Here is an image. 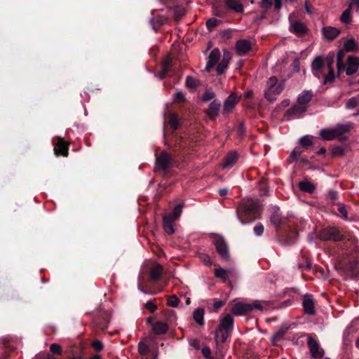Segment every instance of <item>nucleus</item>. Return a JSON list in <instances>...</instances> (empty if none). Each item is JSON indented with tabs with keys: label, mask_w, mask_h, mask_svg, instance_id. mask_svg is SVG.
I'll return each instance as SVG.
<instances>
[{
	"label": "nucleus",
	"mask_w": 359,
	"mask_h": 359,
	"mask_svg": "<svg viewBox=\"0 0 359 359\" xmlns=\"http://www.w3.org/2000/svg\"><path fill=\"white\" fill-rule=\"evenodd\" d=\"M262 207L259 202L252 199H242L236 208L238 219L243 224L255 222L261 217Z\"/></svg>",
	"instance_id": "nucleus-1"
},
{
	"label": "nucleus",
	"mask_w": 359,
	"mask_h": 359,
	"mask_svg": "<svg viewBox=\"0 0 359 359\" xmlns=\"http://www.w3.org/2000/svg\"><path fill=\"white\" fill-rule=\"evenodd\" d=\"M178 161L171 154L163 150L159 155L156 154L154 171L163 175H167L172 167L179 168Z\"/></svg>",
	"instance_id": "nucleus-2"
},
{
	"label": "nucleus",
	"mask_w": 359,
	"mask_h": 359,
	"mask_svg": "<svg viewBox=\"0 0 359 359\" xmlns=\"http://www.w3.org/2000/svg\"><path fill=\"white\" fill-rule=\"evenodd\" d=\"M347 243H349L353 248L351 250L348 257V261L345 263L344 269L350 272L353 276H356L359 273V246L357 245L358 238L352 235H348Z\"/></svg>",
	"instance_id": "nucleus-3"
},
{
	"label": "nucleus",
	"mask_w": 359,
	"mask_h": 359,
	"mask_svg": "<svg viewBox=\"0 0 359 359\" xmlns=\"http://www.w3.org/2000/svg\"><path fill=\"white\" fill-rule=\"evenodd\" d=\"M350 130V126L348 125H341L333 129H323L320 135L324 140H332L336 137L341 136L343 134Z\"/></svg>",
	"instance_id": "nucleus-4"
},
{
	"label": "nucleus",
	"mask_w": 359,
	"mask_h": 359,
	"mask_svg": "<svg viewBox=\"0 0 359 359\" xmlns=\"http://www.w3.org/2000/svg\"><path fill=\"white\" fill-rule=\"evenodd\" d=\"M299 233L295 228L291 226L283 228L278 233L280 242L285 245H292L297 240Z\"/></svg>",
	"instance_id": "nucleus-5"
},
{
	"label": "nucleus",
	"mask_w": 359,
	"mask_h": 359,
	"mask_svg": "<svg viewBox=\"0 0 359 359\" xmlns=\"http://www.w3.org/2000/svg\"><path fill=\"white\" fill-rule=\"evenodd\" d=\"M319 238L322 241H334L335 242L346 240V236L341 234L339 230L334 227L323 229L319 233Z\"/></svg>",
	"instance_id": "nucleus-6"
},
{
	"label": "nucleus",
	"mask_w": 359,
	"mask_h": 359,
	"mask_svg": "<svg viewBox=\"0 0 359 359\" xmlns=\"http://www.w3.org/2000/svg\"><path fill=\"white\" fill-rule=\"evenodd\" d=\"M216 251L219 254L221 259L227 262L230 259V253L228 245L222 236H218L214 241Z\"/></svg>",
	"instance_id": "nucleus-7"
},
{
	"label": "nucleus",
	"mask_w": 359,
	"mask_h": 359,
	"mask_svg": "<svg viewBox=\"0 0 359 359\" xmlns=\"http://www.w3.org/2000/svg\"><path fill=\"white\" fill-rule=\"evenodd\" d=\"M326 67L325 60L323 55L316 56L311 65L313 76L319 79L323 77Z\"/></svg>",
	"instance_id": "nucleus-8"
},
{
	"label": "nucleus",
	"mask_w": 359,
	"mask_h": 359,
	"mask_svg": "<svg viewBox=\"0 0 359 359\" xmlns=\"http://www.w3.org/2000/svg\"><path fill=\"white\" fill-rule=\"evenodd\" d=\"M233 318L230 314H227L221 320L219 327L215 334V341L216 344L219 342V332H231L233 327Z\"/></svg>",
	"instance_id": "nucleus-9"
},
{
	"label": "nucleus",
	"mask_w": 359,
	"mask_h": 359,
	"mask_svg": "<svg viewBox=\"0 0 359 359\" xmlns=\"http://www.w3.org/2000/svg\"><path fill=\"white\" fill-rule=\"evenodd\" d=\"M308 346L313 358H320L324 355V351L320 348L318 342L312 337H309Z\"/></svg>",
	"instance_id": "nucleus-10"
},
{
	"label": "nucleus",
	"mask_w": 359,
	"mask_h": 359,
	"mask_svg": "<svg viewBox=\"0 0 359 359\" xmlns=\"http://www.w3.org/2000/svg\"><path fill=\"white\" fill-rule=\"evenodd\" d=\"M241 97H238L236 93H231L228 97L225 100L223 105V114L224 116L229 115L233 109L235 108L236 105L240 100Z\"/></svg>",
	"instance_id": "nucleus-11"
},
{
	"label": "nucleus",
	"mask_w": 359,
	"mask_h": 359,
	"mask_svg": "<svg viewBox=\"0 0 359 359\" xmlns=\"http://www.w3.org/2000/svg\"><path fill=\"white\" fill-rule=\"evenodd\" d=\"M235 48L237 54L243 56L252 50V43L248 39H239L236 41Z\"/></svg>",
	"instance_id": "nucleus-12"
},
{
	"label": "nucleus",
	"mask_w": 359,
	"mask_h": 359,
	"mask_svg": "<svg viewBox=\"0 0 359 359\" xmlns=\"http://www.w3.org/2000/svg\"><path fill=\"white\" fill-rule=\"evenodd\" d=\"M220 108L221 102L217 99H215L205 110V114L211 121H215L219 115Z\"/></svg>",
	"instance_id": "nucleus-13"
},
{
	"label": "nucleus",
	"mask_w": 359,
	"mask_h": 359,
	"mask_svg": "<svg viewBox=\"0 0 359 359\" xmlns=\"http://www.w3.org/2000/svg\"><path fill=\"white\" fill-rule=\"evenodd\" d=\"M231 313L235 316H245L252 311L250 304L238 302L231 308Z\"/></svg>",
	"instance_id": "nucleus-14"
},
{
	"label": "nucleus",
	"mask_w": 359,
	"mask_h": 359,
	"mask_svg": "<svg viewBox=\"0 0 359 359\" xmlns=\"http://www.w3.org/2000/svg\"><path fill=\"white\" fill-rule=\"evenodd\" d=\"M54 151L57 156L67 157L69 154V144L62 137H57V142L55 143Z\"/></svg>",
	"instance_id": "nucleus-15"
},
{
	"label": "nucleus",
	"mask_w": 359,
	"mask_h": 359,
	"mask_svg": "<svg viewBox=\"0 0 359 359\" xmlns=\"http://www.w3.org/2000/svg\"><path fill=\"white\" fill-rule=\"evenodd\" d=\"M307 107L301 106L299 104H294L290 109H288L283 115V119L285 121H290L293 117L298 114H303L306 111Z\"/></svg>",
	"instance_id": "nucleus-16"
},
{
	"label": "nucleus",
	"mask_w": 359,
	"mask_h": 359,
	"mask_svg": "<svg viewBox=\"0 0 359 359\" xmlns=\"http://www.w3.org/2000/svg\"><path fill=\"white\" fill-rule=\"evenodd\" d=\"M311 294H306L302 302V306L306 314L313 316L316 314L314 300Z\"/></svg>",
	"instance_id": "nucleus-17"
},
{
	"label": "nucleus",
	"mask_w": 359,
	"mask_h": 359,
	"mask_svg": "<svg viewBox=\"0 0 359 359\" xmlns=\"http://www.w3.org/2000/svg\"><path fill=\"white\" fill-rule=\"evenodd\" d=\"M221 57L220 50L219 48H214L210 53L208 57V62L205 66V71L210 72L218 62Z\"/></svg>",
	"instance_id": "nucleus-18"
},
{
	"label": "nucleus",
	"mask_w": 359,
	"mask_h": 359,
	"mask_svg": "<svg viewBox=\"0 0 359 359\" xmlns=\"http://www.w3.org/2000/svg\"><path fill=\"white\" fill-rule=\"evenodd\" d=\"M231 60V54L226 49L224 50L223 57L222 61L217 65L216 70L218 74L224 73L228 67L229 63Z\"/></svg>",
	"instance_id": "nucleus-19"
},
{
	"label": "nucleus",
	"mask_w": 359,
	"mask_h": 359,
	"mask_svg": "<svg viewBox=\"0 0 359 359\" xmlns=\"http://www.w3.org/2000/svg\"><path fill=\"white\" fill-rule=\"evenodd\" d=\"M138 352L142 356V359H156V355L151 352V349L148 346L147 344H146L143 341H140L138 343Z\"/></svg>",
	"instance_id": "nucleus-20"
},
{
	"label": "nucleus",
	"mask_w": 359,
	"mask_h": 359,
	"mask_svg": "<svg viewBox=\"0 0 359 359\" xmlns=\"http://www.w3.org/2000/svg\"><path fill=\"white\" fill-rule=\"evenodd\" d=\"M161 71L158 73L160 79H165L169 73L172 72V60L169 56H166L161 63Z\"/></svg>",
	"instance_id": "nucleus-21"
},
{
	"label": "nucleus",
	"mask_w": 359,
	"mask_h": 359,
	"mask_svg": "<svg viewBox=\"0 0 359 359\" xmlns=\"http://www.w3.org/2000/svg\"><path fill=\"white\" fill-rule=\"evenodd\" d=\"M359 67V57L348 56L347 59V67L345 68L346 73L348 76L354 74Z\"/></svg>",
	"instance_id": "nucleus-22"
},
{
	"label": "nucleus",
	"mask_w": 359,
	"mask_h": 359,
	"mask_svg": "<svg viewBox=\"0 0 359 359\" xmlns=\"http://www.w3.org/2000/svg\"><path fill=\"white\" fill-rule=\"evenodd\" d=\"M341 33V30L334 27L327 26L322 29L323 36L328 41L336 39Z\"/></svg>",
	"instance_id": "nucleus-23"
},
{
	"label": "nucleus",
	"mask_w": 359,
	"mask_h": 359,
	"mask_svg": "<svg viewBox=\"0 0 359 359\" xmlns=\"http://www.w3.org/2000/svg\"><path fill=\"white\" fill-rule=\"evenodd\" d=\"M223 1L226 8L237 13L244 12V6L238 0H223Z\"/></svg>",
	"instance_id": "nucleus-24"
},
{
	"label": "nucleus",
	"mask_w": 359,
	"mask_h": 359,
	"mask_svg": "<svg viewBox=\"0 0 359 359\" xmlns=\"http://www.w3.org/2000/svg\"><path fill=\"white\" fill-rule=\"evenodd\" d=\"M277 83L278 79L275 76L270 77L267 82V89L264 91V97L270 102H274V98L271 97L270 93L278 85Z\"/></svg>",
	"instance_id": "nucleus-25"
},
{
	"label": "nucleus",
	"mask_w": 359,
	"mask_h": 359,
	"mask_svg": "<svg viewBox=\"0 0 359 359\" xmlns=\"http://www.w3.org/2000/svg\"><path fill=\"white\" fill-rule=\"evenodd\" d=\"M238 155L235 151L229 152L224 159L223 168H232L238 161Z\"/></svg>",
	"instance_id": "nucleus-26"
},
{
	"label": "nucleus",
	"mask_w": 359,
	"mask_h": 359,
	"mask_svg": "<svg viewBox=\"0 0 359 359\" xmlns=\"http://www.w3.org/2000/svg\"><path fill=\"white\" fill-rule=\"evenodd\" d=\"M290 31L297 35L302 36L307 32L308 29L301 21H295L291 25Z\"/></svg>",
	"instance_id": "nucleus-27"
},
{
	"label": "nucleus",
	"mask_w": 359,
	"mask_h": 359,
	"mask_svg": "<svg viewBox=\"0 0 359 359\" xmlns=\"http://www.w3.org/2000/svg\"><path fill=\"white\" fill-rule=\"evenodd\" d=\"M167 22V18L161 15H156V16H154L150 20V23L151 25L152 29L156 32L159 28L164 25Z\"/></svg>",
	"instance_id": "nucleus-28"
},
{
	"label": "nucleus",
	"mask_w": 359,
	"mask_h": 359,
	"mask_svg": "<svg viewBox=\"0 0 359 359\" xmlns=\"http://www.w3.org/2000/svg\"><path fill=\"white\" fill-rule=\"evenodd\" d=\"M343 48L347 53H356L359 50V45L355 39L352 37L344 42Z\"/></svg>",
	"instance_id": "nucleus-29"
},
{
	"label": "nucleus",
	"mask_w": 359,
	"mask_h": 359,
	"mask_svg": "<svg viewBox=\"0 0 359 359\" xmlns=\"http://www.w3.org/2000/svg\"><path fill=\"white\" fill-rule=\"evenodd\" d=\"M108 317L107 314H102L97 316L94 318V323L97 328L104 330L108 327Z\"/></svg>",
	"instance_id": "nucleus-30"
},
{
	"label": "nucleus",
	"mask_w": 359,
	"mask_h": 359,
	"mask_svg": "<svg viewBox=\"0 0 359 359\" xmlns=\"http://www.w3.org/2000/svg\"><path fill=\"white\" fill-rule=\"evenodd\" d=\"M231 270L224 269L222 267L219 266L214 270V275L216 278H220L222 280L224 283H226L229 276L231 274Z\"/></svg>",
	"instance_id": "nucleus-31"
},
{
	"label": "nucleus",
	"mask_w": 359,
	"mask_h": 359,
	"mask_svg": "<svg viewBox=\"0 0 359 359\" xmlns=\"http://www.w3.org/2000/svg\"><path fill=\"white\" fill-rule=\"evenodd\" d=\"M163 267L160 264L153 266L149 272L150 278L153 281H158L160 280L163 273Z\"/></svg>",
	"instance_id": "nucleus-32"
},
{
	"label": "nucleus",
	"mask_w": 359,
	"mask_h": 359,
	"mask_svg": "<svg viewBox=\"0 0 359 359\" xmlns=\"http://www.w3.org/2000/svg\"><path fill=\"white\" fill-rule=\"evenodd\" d=\"M174 221H175V219H172L166 215L163 217V225L164 231L169 235H172L175 232V229L173 226Z\"/></svg>",
	"instance_id": "nucleus-33"
},
{
	"label": "nucleus",
	"mask_w": 359,
	"mask_h": 359,
	"mask_svg": "<svg viewBox=\"0 0 359 359\" xmlns=\"http://www.w3.org/2000/svg\"><path fill=\"white\" fill-rule=\"evenodd\" d=\"M346 51L341 48L340 49L337 55V67L339 73H341L345 71V64L344 62V59L345 57V53Z\"/></svg>",
	"instance_id": "nucleus-34"
},
{
	"label": "nucleus",
	"mask_w": 359,
	"mask_h": 359,
	"mask_svg": "<svg viewBox=\"0 0 359 359\" xmlns=\"http://www.w3.org/2000/svg\"><path fill=\"white\" fill-rule=\"evenodd\" d=\"M152 329L156 334H164L168 330V326L166 323L157 321L152 325Z\"/></svg>",
	"instance_id": "nucleus-35"
},
{
	"label": "nucleus",
	"mask_w": 359,
	"mask_h": 359,
	"mask_svg": "<svg viewBox=\"0 0 359 359\" xmlns=\"http://www.w3.org/2000/svg\"><path fill=\"white\" fill-rule=\"evenodd\" d=\"M271 222L277 228L278 233L280 230H282L283 227V219L282 217L278 212H273L270 217Z\"/></svg>",
	"instance_id": "nucleus-36"
},
{
	"label": "nucleus",
	"mask_w": 359,
	"mask_h": 359,
	"mask_svg": "<svg viewBox=\"0 0 359 359\" xmlns=\"http://www.w3.org/2000/svg\"><path fill=\"white\" fill-rule=\"evenodd\" d=\"M313 94L311 91H304L299 95L297 102L301 106H306L311 101Z\"/></svg>",
	"instance_id": "nucleus-37"
},
{
	"label": "nucleus",
	"mask_w": 359,
	"mask_h": 359,
	"mask_svg": "<svg viewBox=\"0 0 359 359\" xmlns=\"http://www.w3.org/2000/svg\"><path fill=\"white\" fill-rule=\"evenodd\" d=\"M204 309L201 307L196 309L193 312L194 320L200 325H204Z\"/></svg>",
	"instance_id": "nucleus-38"
},
{
	"label": "nucleus",
	"mask_w": 359,
	"mask_h": 359,
	"mask_svg": "<svg viewBox=\"0 0 359 359\" xmlns=\"http://www.w3.org/2000/svg\"><path fill=\"white\" fill-rule=\"evenodd\" d=\"M299 188L301 191L309 194L313 193L316 189L315 185L308 180H303L300 182L299 183Z\"/></svg>",
	"instance_id": "nucleus-39"
},
{
	"label": "nucleus",
	"mask_w": 359,
	"mask_h": 359,
	"mask_svg": "<svg viewBox=\"0 0 359 359\" xmlns=\"http://www.w3.org/2000/svg\"><path fill=\"white\" fill-rule=\"evenodd\" d=\"M184 206V203L183 201H181L174 207L172 212L167 216L177 220L180 217Z\"/></svg>",
	"instance_id": "nucleus-40"
},
{
	"label": "nucleus",
	"mask_w": 359,
	"mask_h": 359,
	"mask_svg": "<svg viewBox=\"0 0 359 359\" xmlns=\"http://www.w3.org/2000/svg\"><path fill=\"white\" fill-rule=\"evenodd\" d=\"M352 2L349 5L348 8H346L341 15L340 20L342 23L348 25L350 24L352 22V17H351V6Z\"/></svg>",
	"instance_id": "nucleus-41"
},
{
	"label": "nucleus",
	"mask_w": 359,
	"mask_h": 359,
	"mask_svg": "<svg viewBox=\"0 0 359 359\" xmlns=\"http://www.w3.org/2000/svg\"><path fill=\"white\" fill-rule=\"evenodd\" d=\"M299 142L303 148L307 149L313 144V137L311 135H304L299 139Z\"/></svg>",
	"instance_id": "nucleus-42"
},
{
	"label": "nucleus",
	"mask_w": 359,
	"mask_h": 359,
	"mask_svg": "<svg viewBox=\"0 0 359 359\" xmlns=\"http://www.w3.org/2000/svg\"><path fill=\"white\" fill-rule=\"evenodd\" d=\"M338 206L337 208V215L340 217L344 220L348 221V212L346 210V206L342 203H336Z\"/></svg>",
	"instance_id": "nucleus-43"
},
{
	"label": "nucleus",
	"mask_w": 359,
	"mask_h": 359,
	"mask_svg": "<svg viewBox=\"0 0 359 359\" xmlns=\"http://www.w3.org/2000/svg\"><path fill=\"white\" fill-rule=\"evenodd\" d=\"M328 73L326 74L324 72V76L322 79H323V84H327L329 83H332L334 81L335 75H334V68L327 69Z\"/></svg>",
	"instance_id": "nucleus-44"
},
{
	"label": "nucleus",
	"mask_w": 359,
	"mask_h": 359,
	"mask_svg": "<svg viewBox=\"0 0 359 359\" xmlns=\"http://www.w3.org/2000/svg\"><path fill=\"white\" fill-rule=\"evenodd\" d=\"M169 124L170 127L174 130H177L179 127L178 116L177 114L172 113L169 116Z\"/></svg>",
	"instance_id": "nucleus-45"
},
{
	"label": "nucleus",
	"mask_w": 359,
	"mask_h": 359,
	"mask_svg": "<svg viewBox=\"0 0 359 359\" xmlns=\"http://www.w3.org/2000/svg\"><path fill=\"white\" fill-rule=\"evenodd\" d=\"M220 23H222V21L220 20H218L215 18H212L208 19L206 21V27L207 29L211 32L215 27L218 26Z\"/></svg>",
	"instance_id": "nucleus-46"
},
{
	"label": "nucleus",
	"mask_w": 359,
	"mask_h": 359,
	"mask_svg": "<svg viewBox=\"0 0 359 359\" xmlns=\"http://www.w3.org/2000/svg\"><path fill=\"white\" fill-rule=\"evenodd\" d=\"M325 60V65L327 69L334 68L333 65L334 62L335 53L333 51L330 52L326 57H324Z\"/></svg>",
	"instance_id": "nucleus-47"
},
{
	"label": "nucleus",
	"mask_w": 359,
	"mask_h": 359,
	"mask_svg": "<svg viewBox=\"0 0 359 359\" xmlns=\"http://www.w3.org/2000/svg\"><path fill=\"white\" fill-rule=\"evenodd\" d=\"M302 152H303V151L302 150L301 148H299V147L294 148L293 149V151L291 152V154L288 158V161L290 163L297 161L298 157L300 156V155L302 154Z\"/></svg>",
	"instance_id": "nucleus-48"
},
{
	"label": "nucleus",
	"mask_w": 359,
	"mask_h": 359,
	"mask_svg": "<svg viewBox=\"0 0 359 359\" xmlns=\"http://www.w3.org/2000/svg\"><path fill=\"white\" fill-rule=\"evenodd\" d=\"M359 104V94L348 100L346 104L347 109H354Z\"/></svg>",
	"instance_id": "nucleus-49"
},
{
	"label": "nucleus",
	"mask_w": 359,
	"mask_h": 359,
	"mask_svg": "<svg viewBox=\"0 0 359 359\" xmlns=\"http://www.w3.org/2000/svg\"><path fill=\"white\" fill-rule=\"evenodd\" d=\"M339 198V194L337 191L330 190L327 194V199L331 204H335Z\"/></svg>",
	"instance_id": "nucleus-50"
},
{
	"label": "nucleus",
	"mask_w": 359,
	"mask_h": 359,
	"mask_svg": "<svg viewBox=\"0 0 359 359\" xmlns=\"http://www.w3.org/2000/svg\"><path fill=\"white\" fill-rule=\"evenodd\" d=\"M215 97V93L212 90L207 89L203 94L201 100L203 102H208L214 99Z\"/></svg>",
	"instance_id": "nucleus-51"
},
{
	"label": "nucleus",
	"mask_w": 359,
	"mask_h": 359,
	"mask_svg": "<svg viewBox=\"0 0 359 359\" xmlns=\"http://www.w3.org/2000/svg\"><path fill=\"white\" fill-rule=\"evenodd\" d=\"M180 299L176 295H171L168 299V305L171 307H177Z\"/></svg>",
	"instance_id": "nucleus-52"
},
{
	"label": "nucleus",
	"mask_w": 359,
	"mask_h": 359,
	"mask_svg": "<svg viewBox=\"0 0 359 359\" xmlns=\"http://www.w3.org/2000/svg\"><path fill=\"white\" fill-rule=\"evenodd\" d=\"M50 351L55 355H60L62 353V349L58 344H52L50 346Z\"/></svg>",
	"instance_id": "nucleus-53"
},
{
	"label": "nucleus",
	"mask_w": 359,
	"mask_h": 359,
	"mask_svg": "<svg viewBox=\"0 0 359 359\" xmlns=\"http://www.w3.org/2000/svg\"><path fill=\"white\" fill-rule=\"evenodd\" d=\"M344 154V149L340 146H334L332 149V156L336 157L342 156Z\"/></svg>",
	"instance_id": "nucleus-54"
},
{
	"label": "nucleus",
	"mask_w": 359,
	"mask_h": 359,
	"mask_svg": "<svg viewBox=\"0 0 359 359\" xmlns=\"http://www.w3.org/2000/svg\"><path fill=\"white\" fill-rule=\"evenodd\" d=\"M285 331L284 330H280L277 332L275 333L272 338V342L275 344L278 341H279L285 335Z\"/></svg>",
	"instance_id": "nucleus-55"
},
{
	"label": "nucleus",
	"mask_w": 359,
	"mask_h": 359,
	"mask_svg": "<svg viewBox=\"0 0 359 359\" xmlns=\"http://www.w3.org/2000/svg\"><path fill=\"white\" fill-rule=\"evenodd\" d=\"M245 131H246V128L245 126L244 122L243 121L240 122L237 127V130H236L237 135L239 137H243L245 134Z\"/></svg>",
	"instance_id": "nucleus-56"
},
{
	"label": "nucleus",
	"mask_w": 359,
	"mask_h": 359,
	"mask_svg": "<svg viewBox=\"0 0 359 359\" xmlns=\"http://www.w3.org/2000/svg\"><path fill=\"white\" fill-rule=\"evenodd\" d=\"M283 90V86L281 84H278L276 88H274L271 92V95L274 98V101L276 100V96L282 93Z\"/></svg>",
	"instance_id": "nucleus-57"
},
{
	"label": "nucleus",
	"mask_w": 359,
	"mask_h": 359,
	"mask_svg": "<svg viewBox=\"0 0 359 359\" xmlns=\"http://www.w3.org/2000/svg\"><path fill=\"white\" fill-rule=\"evenodd\" d=\"M254 233L256 236H260L263 234L264 227L262 223H258L253 229Z\"/></svg>",
	"instance_id": "nucleus-58"
},
{
	"label": "nucleus",
	"mask_w": 359,
	"mask_h": 359,
	"mask_svg": "<svg viewBox=\"0 0 359 359\" xmlns=\"http://www.w3.org/2000/svg\"><path fill=\"white\" fill-rule=\"evenodd\" d=\"M311 266H312V262L309 259H306L305 260V263H300L299 264V268L302 269V271L310 270L311 269Z\"/></svg>",
	"instance_id": "nucleus-59"
},
{
	"label": "nucleus",
	"mask_w": 359,
	"mask_h": 359,
	"mask_svg": "<svg viewBox=\"0 0 359 359\" xmlns=\"http://www.w3.org/2000/svg\"><path fill=\"white\" fill-rule=\"evenodd\" d=\"M273 0H262L260 7L266 11L272 6Z\"/></svg>",
	"instance_id": "nucleus-60"
},
{
	"label": "nucleus",
	"mask_w": 359,
	"mask_h": 359,
	"mask_svg": "<svg viewBox=\"0 0 359 359\" xmlns=\"http://www.w3.org/2000/svg\"><path fill=\"white\" fill-rule=\"evenodd\" d=\"M93 348L97 352L101 351L103 349V344L102 341L96 340L92 343Z\"/></svg>",
	"instance_id": "nucleus-61"
},
{
	"label": "nucleus",
	"mask_w": 359,
	"mask_h": 359,
	"mask_svg": "<svg viewBox=\"0 0 359 359\" xmlns=\"http://www.w3.org/2000/svg\"><path fill=\"white\" fill-rule=\"evenodd\" d=\"M186 84L190 88H195L196 86L195 79L191 76H187Z\"/></svg>",
	"instance_id": "nucleus-62"
},
{
	"label": "nucleus",
	"mask_w": 359,
	"mask_h": 359,
	"mask_svg": "<svg viewBox=\"0 0 359 359\" xmlns=\"http://www.w3.org/2000/svg\"><path fill=\"white\" fill-rule=\"evenodd\" d=\"M145 307L151 313H154L157 309V306L154 304L151 301H148L145 304Z\"/></svg>",
	"instance_id": "nucleus-63"
},
{
	"label": "nucleus",
	"mask_w": 359,
	"mask_h": 359,
	"mask_svg": "<svg viewBox=\"0 0 359 359\" xmlns=\"http://www.w3.org/2000/svg\"><path fill=\"white\" fill-rule=\"evenodd\" d=\"M35 359H56L53 355L50 353H42L38 355Z\"/></svg>",
	"instance_id": "nucleus-64"
}]
</instances>
